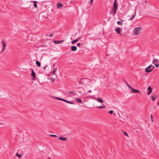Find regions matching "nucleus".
I'll list each match as a JSON object with an SVG mask.
<instances>
[{
	"instance_id": "4468645a",
	"label": "nucleus",
	"mask_w": 159,
	"mask_h": 159,
	"mask_svg": "<svg viewBox=\"0 0 159 159\" xmlns=\"http://www.w3.org/2000/svg\"><path fill=\"white\" fill-rule=\"evenodd\" d=\"M75 101L81 103L82 102V101L80 99L78 98H75Z\"/></svg>"
},
{
	"instance_id": "4c0bfd02",
	"label": "nucleus",
	"mask_w": 159,
	"mask_h": 159,
	"mask_svg": "<svg viewBox=\"0 0 159 159\" xmlns=\"http://www.w3.org/2000/svg\"><path fill=\"white\" fill-rule=\"evenodd\" d=\"M47 65H46L45 66H44V67H43V69H44V70H45L46 68L47 67Z\"/></svg>"
},
{
	"instance_id": "20e7f679",
	"label": "nucleus",
	"mask_w": 159,
	"mask_h": 159,
	"mask_svg": "<svg viewBox=\"0 0 159 159\" xmlns=\"http://www.w3.org/2000/svg\"><path fill=\"white\" fill-rule=\"evenodd\" d=\"M118 6V5L117 4V0H115L114 2L113 9H115L117 10Z\"/></svg>"
},
{
	"instance_id": "a19ab883",
	"label": "nucleus",
	"mask_w": 159,
	"mask_h": 159,
	"mask_svg": "<svg viewBox=\"0 0 159 159\" xmlns=\"http://www.w3.org/2000/svg\"><path fill=\"white\" fill-rule=\"evenodd\" d=\"M79 83V84H82V83H81V82L80 81Z\"/></svg>"
},
{
	"instance_id": "ea45409f",
	"label": "nucleus",
	"mask_w": 159,
	"mask_h": 159,
	"mask_svg": "<svg viewBox=\"0 0 159 159\" xmlns=\"http://www.w3.org/2000/svg\"><path fill=\"white\" fill-rule=\"evenodd\" d=\"M91 92H92V91L90 90L88 91V92L89 93H91Z\"/></svg>"
},
{
	"instance_id": "aec40b11",
	"label": "nucleus",
	"mask_w": 159,
	"mask_h": 159,
	"mask_svg": "<svg viewBox=\"0 0 159 159\" xmlns=\"http://www.w3.org/2000/svg\"><path fill=\"white\" fill-rule=\"evenodd\" d=\"M116 10H117V9H112V11L113 13V15H114L116 14Z\"/></svg>"
},
{
	"instance_id": "2eb2a0df",
	"label": "nucleus",
	"mask_w": 159,
	"mask_h": 159,
	"mask_svg": "<svg viewBox=\"0 0 159 159\" xmlns=\"http://www.w3.org/2000/svg\"><path fill=\"white\" fill-rule=\"evenodd\" d=\"M136 15V12H135L132 16L131 17V18L129 19V20H132L134 18Z\"/></svg>"
},
{
	"instance_id": "412c9836",
	"label": "nucleus",
	"mask_w": 159,
	"mask_h": 159,
	"mask_svg": "<svg viewBox=\"0 0 159 159\" xmlns=\"http://www.w3.org/2000/svg\"><path fill=\"white\" fill-rule=\"evenodd\" d=\"M36 64L38 66H40L41 64L40 62L39 61H37L36 62Z\"/></svg>"
},
{
	"instance_id": "0eeeda50",
	"label": "nucleus",
	"mask_w": 159,
	"mask_h": 159,
	"mask_svg": "<svg viewBox=\"0 0 159 159\" xmlns=\"http://www.w3.org/2000/svg\"><path fill=\"white\" fill-rule=\"evenodd\" d=\"M155 61L156 62H157L158 61V60L157 59H155V60H153V63L155 65V66L157 67L159 66V64H156Z\"/></svg>"
},
{
	"instance_id": "72a5a7b5",
	"label": "nucleus",
	"mask_w": 159,
	"mask_h": 159,
	"mask_svg": "<svg viewBox=\"0 0 159 159\" xmlns=\"http://www.w3.org/2000/svg\"><path fill=\"white\" fill-rule=\"evenodd\" d=\"M93 0H90V1L89 2V3L92 4L93 3Z\"/></svg>"
},
{
	"instance_id": "a211bd4d",
	"label": "nucleus",
	"mask_w": 159,
	"mask_h": 159,
	"mask_svg": "<svg viewBox=\"0 0 159 159\" xmlns=\"http://www.w3.org/2000/svg\"><path fill=\"white\" fill-rule=\"evenodd\" d=\"M80 39V38H79L74 40H73L72 42V44H74L75 42H77L78 41V40Z\"/></svg>"
},
{
	"instance_id": "ddd939ff",
	"label": "nucleus",
	"mask_w": 159,
	"mask_h": 159,
	"mask_svg": "<svg viewBox=\"0 0 159 159\" xmlns=\"http://www.w3.org/2000/svg\"><path fill=\"white\" fill-rule=\"evenodd\" d=\"M58 139L59 140L63 141H65L67 140L66 138H64L63 137H61L59 138Z\"/></svg>"
},
{
	"instance_id": "f257e3e1",
	"label": "nucleus",
	"mask_w": 159,
	"mask_h": 159,
	"mask_svg": "<svg viewBox=\"0 0 159 159\" xmlns=\"http://www.w3.org/2000/svg\"><path fill=\"white\" fill-rule=\"evenodd\" d=\"M141 28L139 27L134 29L133 32L136 35L139 34L141 33Z\"/></svg>"
},
{
	"instance_id": "c756f323",
	"label": "nucleus",
	"mask_w": 159,
	"mask_h": 159,
	"mask_svg": "<svg viewBox=\"0 0 159 159\" xmlns=\"http://www.w3.org/2000/svg\"><path fill=\"white\" fill-rule=\"evenodd\" d=\"M68 92L70 94H74L75 92L74 91H69Z\"/></svg>"
},
{
	"instance_id": "8fccbe9b",
	"label": "nucleus",
	"mask_w": 159,
	"mask_h": 159,
	"mask_svg": "<svg viewBox=\"0 0 159 159\" xmlns=\"http://www.w3.org/2000/svg\"><path fill=\"white\" fill-rule=\"evenodd\" d=\"M157 62H156V61H155V63L156 64V63H157Z\"/></svg>"
},
{
	"instance_id": "4be33fe9",
	"label": "nucleus",
	"mask_w": 159,
	"mask_h": 159,
	"mask_svg": "<svg viewBox=\"0 0 159 159\" xmlns=\"http://www.w3.org/2000/svg\"><path fill=\"white\" fill-rule=\"evenodd\" d=\"M126 84L127 85V87L129 88L130 89H131V90L132 89V87L130 86V85L129 84H128L127 82H126Z\"/></svg>"
},
{
	"instance_id": "de8ad7c7",
	"label": "nucleus",
	"mask_w": 159,
	"mask_h": 159,
	"mask_svg": "<svg viewBox=\"0 0 159 159\" xmlns=\"http://www.w3.org/2000/svg\"><path fill=\"white\" fill-rule=\"evenodd\" d=\"M92 81H92H92H90V82H92Z\"/></svg>"
},
{
	"instance_id": "f03ea898",
	"label": "nucleus",
	"mask_w": 159,
	"mask_h": 159,
	"mask_svg": "<svg viewBox=\"0 0 159 159\" xmlns=\"http://www.w3.org/2000/svg\"><path fill=\"white\" fill-rule=\"evenodd\" d=\"M154 68V67L153 65H150L145 69V70L146 72H151Z\"/></svg>"
},
{
	"instance_id": "1a4fd4ad",
	"label": "nucleus",
	"mask_w": 159,
	"mask_h": 159,
	"mask_svg": "<svg viewBox=\"0 0 159 159\" xmlns=\"http://www.w3.org/2000/svg\"><path fill=\"white\" fill-rule=\"evenodd\" d=\"M71 50L72 51H75L77 50V48L76 46H72L71 47Z\"/></svg>"
},
{
	"instance_id": "58836bf2",
	"label": "nucleus",
	"mask_w": 159,
	"mask_h": 159,
	"mask_svg": "<svg viewBox=\"0 0 159 159\" xmlns=\"http://www.w3.org/2000/svg\"><path fill=\"white\" fill-rule=\"evenodd\" d=\"M87 79V78H82L81 79V80H82L84 79Z\"/></svg>"
},
{
	"instance_id": "6e6552de",
	"label": "nucleus",
	"mask_w": 159,
	"mask_h": 159,
	"mask_svg": "<svg viewBox=\"0 0 159 159\" xmlns=\"http://www.w3.org/2000/svg\"><path fill=\"white\" fill-rule=\"evenodd\" d=\"M131 90L132 92L133 93H140V91L139 90H136L132 88Z\"/></svg>"
},
{
	"instance_id": "49530a36",
	"label": "nucleus",
	"mask_w": 159,
	"mask_h": 159,
	"mask_svg": "<svg viewBox=\"0 0 159 159\" xmlns=\"http://www.w3.org/2000/svg\"><path fill=\"white\" fill-rule=\"evenodd\" d=\"M53 67H54V66H55V64H53Z\"/></svg>"
},
{
	"instance_id": "9b49d317",
	"label": "nucleus",
	"mask_w": 159,
	"mask_h": 159,
	"mask_svg": "<svg viewBox=\"0 0 159 159\" xmlns=\"http://www.w3.org/2000/svg\"><path fill=\"white\" fill-rule=\"evenodd\" d=\"M157 96H156L154 95L153 96L151 97V99L153 101H154L156 100V98H157Z\"/></svg>"
},
{
	"instance_id": "7ed1b4c3",
	"label": "nucleus",
	"mask_w": 159,
	"mask_h": 159,
	"mask_svg": "<svg viewBox=\"0 0 159 159\" xmlns=\"http://www.w3.org/2000/svg\"><path fill=\"white\" fill-rule=\"evenodd\" d=\"M2 48L1 52H2L6 49V45L3 40L2 41Z\"/></svg>"
},
{
	"instance_id": "cd10ccee",
	"label": "nucleus",
	"mask_w": 159,
	"mask_h": 159,
	"mask_svg": "<svg viewBox=\"0 0 159 159\" xmlns=\"http://www.w3.org/2000/svg\"><path fill=\"white\" fill-rule=\"evenodd\" d=\"M55 98L57 99V100H61V101H62V98H59L58 97H55Z\"/></svg>"
},
{
	"instance_id": "473e14b6",
	"label": "nucleus",
	"mask_w": 159,
	"mask_h": 159,
	"mask_svg": "<svg viewBox=\"0 0 159 159\" xmlns=\"http://www.w3.org/2000/svg\"><path fill=\"white\" fill-rule=\"evenodd\" d=\"M113 112V111L112 110L110 111H109V113L110 114H112Z\"/></svg>"
},
{
	"instance_id": "dca6fc26",
	"label": "nucleus",
	"mask_w": 159,
	"mask_h": 159,
	"mask_svg": "<svg viewBox=\"0 0 159 159\" xmlns=\"http://www.w3.org/2000/svg\"><path fill=\"white\" fill-rule=\"evenodd\" d=\"M97 101L101 103H102L103 102V101L101 98H97Z\"/></svg>"
},
{
	"instance_id": "79ce46f5",
	"label": "nucleus",
	"mask_w": 159,
	"mask_h": 159,
	"mask_svg": "<svg viewBox=\"0 0 159 159\" xmlns=\"http://www.w3.org/2000/svg\"><path fill=\"white\" fill-rule=\"evenodd\" d=\"M72 2H73V1H70V3H72Z\"/></svg>"
},
{
	"instance_id": "e433bc0d",
	"label": "nucleus",
	"mask_w": 159,
	"mask_h": 159,
	"mask_svg": "<svg viewBox=\"0 0 159 159\" xmlns=\"http://www.w3.org/2000/svg\"><path fill=\"white\" fill-rule=\"evenodd\" d=\"M80 44H81L80 43H78L77 44V46L78 47H79V46L80 45Z\"/></svg>"
},
{
	"instance_id": "bb28decb",
	"label": "nucleus",
	"mask_w": 159,
	"mask_h": 159,
	"mask_svg": "<svg viewBox=\"0 0 159 159\" xmlns=\"http://www.w3.org/2000/svg\"><path fill=\"white\" fill-rule=\"evenodd\" d=\"M66 102L70 104H74L71 101H69L67 100L66 101Z\"/></svg>"
},
{
	"instance_id": "39448f33",
	"label": "nucleus",
	"mask_w": 159,
	"mask_h": 159,
	"mask_svg": "<svg viewBox=\"0 0 159 159\" xmlns=\"http://www.w3.org/2000/svg\"><path fill=\"white\" fill-rule=\"evenodd\" d=\"M31 75L33 77L32 79L33 80H35V73L34 72V71L33 69H31Z\"/></svg>"
},
{
	"instance_id": "09e8293b",
	"label": "nucleus",
	"mask_w": 159,
	"mask_h": 159,
	"mask_svg": "<svg viewBox=\"0 0 159 159\" xmlns=\"http://www.w3.org/2000/svg\"><path fill=\"white\" fill-rule=\"evenodd\" d=\"M145 2L146 3H147V2H146V1H145Z\"/></svg>"
},
{
	"instance_id": "c85d7f7f",
	"label": "nucleus",
	"mask_w": 159,
	"mask_h": 159,
	"mask_svg": "<svg viewBox=\"0 0 159 159\" xmlns=\"http://www.w3.org/2000/svg\"><path fill=\"white\" fill-rule=\"evenodd\" d=\"M16 156H18L19 157L21 158V155H19L17 153H16Z\"/></svg>"
},
{
	"instance_id": "423d86ee",
	"label": "nucleus",
	"mask_w": 159,
	"mask_h": 159,
	"mask_svg": "<svg viewBox=\"0 0 159 159\" xmlns=\"http://www.w3.org/2000/svg\"><path fill=\"white\" fill-rule=\"evenodd\" d=\"M147 90L149 91L148 92L147 94H148V95H149L152 92V89L150 86H149L148 87V88L147 89Z\"/></svg>"
},
{
	"instance_id": "9d476101",
	"label": "nucleus",
	"mask_w": 159,
	"mask_h": 159,
	"mask_svg": "<svg viewBox=\"0 0 159 159\" xmlns=\"http://www.w3.org/2000/svg\"><path fill=\"white\" fill-rule=\"evenodd\" d=\"M121 28H116L115 31L118 34H120V30Z\"/></svg>"
},
{
	"instance_id": "a18cd8bd",
	"label": "nucleus",
	"mask_w": 159,
	"mask_h": 159,
	"mask_svg": "<svg viewBox=\"0 0 159 159\" xmlns=\"http://www.w3.org/2000/svg\"><path fill=\"white\" fill-rule=\"evenodd\" d=\"M52 80H53V81H54V79L53 78V79H52Z\"/></svg>"
},
{
	"instance_id": "37998d69",
	"label": "nucleus",
	"mask_w": 159,
	"mask_h": 159,
	"mask_svg": "<svg viewBox=\"0 0 159 159\" xmlns=\"http://www.w3.org/2000/svg\"><path fill=\"white\" fill-rule=\"evenodd\" d=\"M157 106H159V102H158V103H157Z\"/></svg>"
},
{
	"instance_id": "2f4dec72",
	"label": "nucleus",
	"mask_w": 159,
	"mask_h": 159,
	"mask_svg": "<svg viewBox=\"0 0 159 159\" xmlns=\"http://www.w3.org/2000/svg\"><path fill=\"white\" fill-rule=\"evenodd\" d=\"M50 136L53 137H57L58 136L56 135L51 134L50 135Z\"/></svg>"
},
{
	"instance_id": "a878e982",
	"label": "nucleus",
	"mask_w": 159,
	"mask_h": 159,
	"mask_svg": "<svg viewBox=\"0 0 159 159\" xmlns=\"http://www.w3.org/2000/svg\"><path fill=\"white\" fill-rule=\"evenodd\" d=\"M98 108L99 109H100V108H106V107H105V106H98Z\"/></svg>"
},
{
	"instance_id": "f3484780",
	"label": "nucleus",
	"mask_w": 159,
	"mask_h": 159,
	"mask_svg": "<svg viewBox=\"0 0 159 159\" xmlns=\"http://www.w3.org/2000/svg\"><path fill=\"white\" fill-rule=\"evenodd\" d=\"M63 42V40H61V41H54V42L56 44H58L60 43H61L62 42Z\"/></svg>"
},
{
	"instance_id": "393cba45",
	"label": "nucleus",
	"mask_w": 159,
	"mask_h": 159,
	"mask_svg": "<svg viewBox=\"0 0 159 159\" xmlns=\"http://www.w3.org/2000/svg\"><path fill=\"white\" fill-rule=\"evenodd\" d=\"M117 24L119 25H122L123 24V23L121 21H117Z\"/></svg>"
},
{
	"instance_id": "7c9ffc66",
	"label": "nucleus",
	"mask_w": 159,
	"mask_h": 159,
	"mask_svg": "<svg viewBox=\"0 0 159 159\" xmlns=\"http://www.w3.org/2000/svg\"><path fill=\"white\" fill-rule=\"evenodd\" d=\"M151 121L152 122H153L154 120H153V116H152V115H151Z\"/></svg>"
},
{
	"instance_id": "b1692460",
	"label": "nucleus",
	"mask_w": 159,
	"mask_h": 159,
	"mask_svg": "<svg viewBox=\"0 0 159 159\" xmlns=\"http://www.w3.org/2000/svg\"><path fill=\"white\" fill-rule=\"evenodd\" d=\"M122 132L124 135H125V136H127V137L128 136V134L126 132L123 131H122Z\"/></svg>"
},
{
	"instance_id": "6ab92c4d",
	"label": "nucleus",
	"mask_w": 159,
	"mask_h": 159,
	"mask_svg": "<svg viewBox=\"0 0 159 159\" xmlns=\"http://www.w3.org/2000/svg\"><path fill=\"white\" fill-rule=\"evenodd\" d=\"M31 2H34V7L35 8H37V4H36V3L37 2H37L36 1H32Z\"/></svg>"
},
{
	"instance_id": "c9c22d12",
	"label": "nucleus",
	"mask_w": 159,
	"mask_h": 159,
	"mask_svg": "<svg viewBox=\"0 0 159 159\" xmlns=\"http://www.w3.org/2000/svg\"><path fill=\"white\" fill-rule=\"evenodd\" d=\"M53 35V33H51L49 35V36L50 37H52V36Z\"/></svg>"
},
{
	"instance_id": "f8f14e48",
	"label": "nucleus",
	"mask_w": 159,
	"mask_h": 159,
	"mask_svg": "<svg viewBox=\"0 0 159 159\" xmlns=\"http://www.w3.org/2000/svg\"><path fill=\"white\" fill-rule=\"evenodd\" d=\"M57 7L58 8H60L61 7L63 6V5L61 4L60 2H59L57 4Z\"/></svg>"
},
{
	"instance_id": "5701e85b",
	"label": "nucleus",
	"mask_w": 159,
	"mask_h": 159,
	"mask_svg": "<svg viewBox=\"0 0 159 159\" xmlns=\"http://www.w3.org/2000/svg\"><path fill=\"white\" fill-rule=\"evenodd\" d=\"M57 67L55 68L53 70V72H52V74L53 75H55V73L56 72V71L57 70Z\"/></svg>"
},
{
	"instance_id": "f704fd0d",
	"label": "nucleus",
	"mask_w": 159,
	"mask_h": 159,
	"mask_svg": "<svg viewBox=\"0 0 159 159\" xmlns=\"http://www.w3.org/2000/svg\"><path fill=\"white\" fill-rule=\"evenodd\" d=\"M62 101H64L65 102H66L67 100H66V99H62Z\"/></svg>"
},
{
	"instance_id": "c03bdc74",
	"label": "nucleus",
	"mask_w": 159,
	"mask_h": 159,
	"mask_svg": "<svg viewBox=\"0 0 159 159\" xmlns=\"http://www.w3.org/2000/svg\"><path fill=\"white\" fill-rule=\"evenodd\" d=\"M47 159H50V157H49Z\"/></svg>"
}]
</instances>
